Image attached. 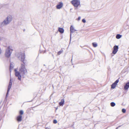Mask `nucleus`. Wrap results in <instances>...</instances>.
<instances>
[{"label": "nucleus", "mask_w": 129, "mask_h": 129, "mask_svg": "<svg viewBox=\"0 0 129 129\" xmlns=\"http://www.w3.org/2000/svg\"><path fill=\"white\" fill-rule=\"evenodd\" d=\"M82 22L84 23H85L86 22V20L84 19H83L82 20Z\"/></svg>", "instance_id": "obj_23"}, {"label": "nucleus", "mask_w": 129, "mask_h": 129, "mask_svg": "<svg viewBox=\"0 0 129 129\" xmlns=\"http://www.w3.org/2000/svg\"><path fill=\"white\" fill-rule=\"evenodd\" d=\"M2 39H1L0 38V41H1Z\"/></svg>", "instance_id": "obj_27"}, {"label": "nucleus", "mask_w": 129, "mask_h": 129, "mask_svg": "<svg viewBox=\"0 0 129 129\" xmlns=\"http://www.w3.org/2000/svg\"><path fill=\"white\" fill-rule=\"evenodd\" d=\"M80 19H81V17H78V20H80Z\"/></svg>", "instance_id": "obj_24"}, {"label": "nucleus", "mask_w": 129, "mask_h": 129, "mask_svg": "<svg viewBox=\"0 0 129 129\" xmlns=\"http://www.w3.org/2000/svg\"><path fill=\"white\" fill-rule=\"evenodd\" d=\"M70 39H71V33H73V32H74L75 31H76V30H75L74 27L72 26H71L70 27Z\"/></svg>", "instance_id": "obj_9"}, {"label": "nucleus", "mask_w": 129, "mask_h": 129, "mask_svg": "<svg viewBox=\"0 0 129 129\" xmlns=\"http://www.w3.org/2000/svg\"><path fill=\"white\" fill-rule=\"evenodd\" d=\"M118 46L115 45L113 47V51L112 53L115 54L118 50Z\"/></svg>", "instance_id": "obj_7"}, {"label": "nucleus", "mask_w": 129, "mask_h": 129, "mask_svg": "<svg viewBox=\"0 0 129 129\" xmlns=\"http://www.w3.org/2000/svg\"><path fill=\"white\" fill-rule=\"evenodd\" d=\"M92 45L94 47H96L98 46L97 44L95 43H92Z\"/></svg>", "instance_id": "obj_17"}, {"label": "nucleus", "mask_w": 129, "mask_h": 129, "mask_svg": "<svg viewBox=\"0 0 129 129\" xmlns=\"http://www.w3.org/2000/svg\"><path fill=\"white\" fill-rule=\"evenodd\" d=\"M52 56H53V55H52Z\"/></svg>", "instance_id": "obj_30"}, {"label": "nucleus", "mask_w": 129, "mask_h": 129, "mask_svg": "<svg viewBox=\"0 0 129 129\" xmlns=\"http://www.w3.org/2000/svg\"><path fill=\"white\" fill-rule=\"evenodd\" d=\"M63 5V3L61 2H60L56 6V8L57 9H60L62 7Z\"/></svg>", "instance_id": "obj_10"}, {"label": "nucleus", "mask_w": 129, "mask_h": 129, "mask_svg": "<svg viewBox=\"0 0 129 129\" xmlns=\"http://www.w3.org/2000/svg\"><path fill=\"white\" fill-rule=\"evenodd\" d=\"M111 106L112 107L114 106L115 105V104L114 102H112L110 103Z\"/></svg>", "instance_id": "obj_19"}, {"label": "nucleus", "mask_w": 129, "mask_h": 129, "mask_svg": "<svg viewBox=\"0 0 129 129\" xmlns=\"http://www.w3.org/2000/svg\"><path fill=\"white\" fill-rule=\"evenodd\" d=\"M122 112L123 113H125L126 112V110L124 109H122Z\"/></svg>", "instance_id": "obj_21"}, {"label": "nucleus", "mask_w": 129, "mask_h": 129, "mask_svg": "<svg viewBox=\"0 0 129 129\" xmlns=\"http://www.w3.org/2000/svg\"><path fill=\"white\" fill-rule=\"evenodd\" d=\"M31 101H30V102H31ZM28 102H30V101H29Z\"/></svg>", "instance_id": "obj_29"}, {"label": "nucleus", "mask_w": 129, "mask_h": 129, "mask_svg": "<svg viewBox=\"0 0 129 129\" xmlns=\"http://www.w3.org/2000/svg\"><path fill=\"white\" fill-rule=\"evenodd\" d=\"M57 122V121L56 120H53V122L54 123H56Z\"/></svg>", "instance_id": "obj_22"}, {"label": "nucleus", "mask_w": 129, "mask_h": 129, "mask_svg": "<svg viewBox=\"0 0 129 129\" xmlns=\"http://www.w3.org/2000/svg\"><path fill=\"white\" fill-rule=\"evenodd\" d=\"M64 100L63 99H61V101L59 103V105L60 106H63L64 103Z\"/></svg>", "instance_id": "obj_13"}, {"label": "nucleus", "mask_w": 129, "mask_h": 129, "mask_svg": "<svg viewBox=\"0 0 129 129\" xmlns=\"http://www.w3.org/2000/svg\"><path fill=\"white\" fill-rule=\"evenodd\" d=\"M121 125H120V126H118V127H117L116 129H118V128L120 127H121Z\"/></svg>", "instance_id": "obj_25"}, {"label": "nucleus", "mask_w": 129, "mask_h": 129, "mask_svg": "<svg viewBox=\"0 0 129 129\" xmlns=\"http://www.w3.org/2000/svg\"><path fill=\"white\" fill-rule=\"evenodd\" d=\"M63 50L62 49L60 51H59L57 52V54L58 55H60L61 53H62L63 52Z\"/></svg>", "instance_id": "obj_18"}, {"label": "nucleus", "mask_w": 129, "mask_h": 129, "mask_svg": "<svg viewBox=\"0 0 129 129\" xmlns=\"http://www.w3.org/2000/svg\"><path fill=\"white\" fill-rule=\"evenodd\" d=\"M58 31L61 33H63L64 32V30L62 28H59Z\"/></svg>", "instance_id": "obj_15"}, {"label": "nucleus", "mask_w": 129, "mask_h": 129, "mask_svg": "<svg viewBox=\"0 0 129 129\" xmlns=\"http://www.w3.org/2000/svg\"><path fill=\"white\" fill-rule=\"evenodd\" d=\"M12 17L11 15H9L7 16L3 22L0 23V26L2 27L8 24L12 20Z\"/></svg>", "instance_id": "obj_2"}, {"label": "nucleus", "mask_w": 129, "mask_h": 129, "mask_svg": "<svg viewBox=\"0 0 129 129\" xmlns=\"http://www.w3.org/2000/svg\"><path fill=\"white\" fill-rule=\"evenodd\" d=\"M121 37V35L119 34H117L116 36V38L117 39H119Z\"/></svg>", "instance_id": "obj_16"}, {"label": "nucleus", "mask_w": 129, "mask_h": 129, "mask_svg": "<svg viewBox=\"0 0 129 129\" xmlns=\"http://www.w3.org/2000/svg\"><path fill=\"white\" fill-rule=\"evenodd\" d=\"M23 111L21 110L20 111L19 113L21 115L23 114Z\"/></svg>", "instance_id": "obj_20"}, {"label": "nucleus", "mask_w": 129, "mask_h": 129, "mask_svg": "<svg viewBox=\"0 0 129 129\" xmlns=\"http://www.w3.org/2000/svg\"><path fill=\"white\" fill-rule=\"evenodd\" d=\"M12 82L11 81V79L10 80V81L9 84V85L8 88V89L6 95V98L7 97V95L9 93V92L10 91V90L11 87V86L12 85Z\"/></svg>", "instance_id": "obj_6"}, {"label": "nucleus", "mask_w": 129, "mask_h": 129, "mask_svg": "<svg viewBox=\"0 0 129 129\" xmlns=\"http://www.w3.org/2000/svg\"><path fill=\"white\" fill-rule=\"evenodd\" d=\"M17 119L18 122L21 121L22 120V116L21 115L18 116L17 117Z\"/></svg>", "instance_id": "obj_11"}, {"label": "nucleus", "mask_w": 129, "mask_h": 129, "mask_svg": "<svg viewBox=\"0 0 129 129\" xmlns=\"http://www.w3.org/2000/svg\"><path fill=\"white\" fill-rule=\"evenodd\" d=\"M14 66L13 64L10 63V73L11 72V70L13 69L14 68Z\"/></svg>", "instance_id": "obj_14"}, {"label": "nucleus", "mask_w": 129, "mask_h": 129, "mask_svg": "<svg viewBox=\"0 0 129 129\" xmlns=\"http://www.w3.org/2000/svg\"><path fill=\"white\" fill-rule=\"evenodd\" d=\"M129 87V82L126 83L124 86V89L125 90H127Z\"/></svg>", "instance_id": "obj_12"}, {"label": "nucleus", "mask_w": 129, "mask_h": 129, "mask_svg": "<svg viewBox=\"0 0 129 129\" xmlns=\"http://www.w3.org/2000/svg\"><path fill=\"white\" fill-rule=\"evenodd\" d=\"M2 53V50L1 49V48H0V54H1Z\"/></svg>", "instance_id": "obj_26"}, {"label": "nucleus", "mask_w": 129, "mask_h": 129, "mask_svg": "<svg viewBox=\"0 0 129 129\" xmlns=\"http://www.w3.org/2000/svg\"><path fill=\"white\" fill-rule=\"evenodd\" d=\"M19 72L16 69L14 70L15 75L16 77H18V79L21 80V76L23 77L27 74V70L26 68L25 65L23 63H21V66L19 69Z\"/></svg>", "instance_id": "obj_1"}, {"label": "nucleus", "mask_w": 129, "mask_h": 129, "mask_svg": "<svg viewBox=\"0 0 129 129\" xmlns=\"http://www.w3.org/2000/svg\"><path fill=\"white\" fill-rule=\"evenodd\" d=\"M71 3L76 8L78 7L80 5V2L79 0H73Z\"/></svg>", "instance_id": "obj_5"}, {"label": "nucleus", "mask_w": 129, "mask_h": 129, "mask_svg": "<svg viewBox=\"0 0 129 129\" xmlns=\"http://www.w3.org/2000/svg\"><path fill=\"white\" fill-rule=\"evenodd\" d=\"M25 31V29L24 30V31Z\"/></svg>", "instance_id": "obj_28"}, {"label": "nucleus", "mask_w": 129, "mask_h": 129, "mask_svg": "<svg viewBox=\"0 0 129 129\" xmlns=\"http://www.w3.org/2000/svg\"><path fill=\"white\" fill-rule=\"evenodd\" d=\"M13 50L12 47L9 46L7 49L5 53V55L7 57H9L11 56L12 52Z\"/></svg>", "instance_id": "obj_3"}, {"label": "nucleus", "mask_w": 129, "mask_h": 129, "mask_svg": "<svg viewBox=\"0 0 129 129\" xmlns=\"http://www.w3.org/2000/svg\"><path fill=\"white\" fill-rule=\"evenodd\" d=\"M25 56V54L22 52L20 53L18 55L19 59L21 60L24 64L26 63V62L24 61Z\"/></svg>", "instance_id": "obj_4"}, {"label": "nucleus", "mask_w": 129, "mask_h": 129, "mask_svg": "<svg viewBox=\"0 0 129 129\" xmlns=\"http://www.w3.org/2000/svg\"><path fill=\"white\" fill-rule=\"evenodd\" d=\"M119 81V80L118 79L117 80L115 81L111 85V88L112 89L115 88Z\"/></svg>", "instance_id": "obj_8"}]
</instances>
